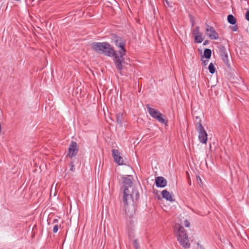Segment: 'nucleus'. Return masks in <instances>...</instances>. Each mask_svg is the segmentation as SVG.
<instances>
[{"mask_svg": "<svg viewBox=\"0 0 249 249\" xmlns=\"http://www.w3.org/2000/svg\"><path fill=\"white\" fill-rule=\"evenodd\" d=\"M110 39L111 43L120 49L118 52L115 51V56L113 58V61L116 68L122 75V71L124 69L125 64H127L124 58L126 53V50L125 48L126 41L122 36L114 34L111 35Z\"/></svg>", "mask_w": 249, "mask_h": 249, "instance_id": "f257e3e1", "label": "nucleus"}, {"mask_svg": "<svg viewBox=\"0 0 249 249\" xmlns=\"http://www.w3.org/2000/svg\"><path fill=\"white\" fill-rule=\"evenodd\" d=\"M92 49L98 54H103L105 56L113 57L115 56V50L107 42H96L91 43Z\"/></svg>", "mask_w": 249, "mask_h": 249, "instance_id": "f03ea898", "label": "nucleus"}, {"mask_svg": "<svg viewBox=\"0 0 249 249\" xmlns=\"http://www.w3.org/2000/svg\"><path fill=\"white\" fill-rule=\"evenodd\" d=\"M175 228L178 230L177 232V239L180 245L184 248H189L190 244L189 243L187 232L183 227L180 224H178L175 226Z\"/></svg>", "mask_w": 249, "mask_h": 249, "instance_id": "7ed1b4c3", "label": "nucleus"}, {"mask_svg": "<svg viewBox=\"0 0 249 249\" xmlns=\"http://www.w3.org/2000/svg\"><path fill=\"white\" fill-rule=\"evenodd\" d=\"M196 128L198 133L199 141L201 143L206 144L208 141V134L201 124V120L199 119L196 124Z\"/></svg>", "mask_w": 249, "mask_h": 249, "instance_id": "20e7f679", "label": "nucleus"}, {"mask_svg": "<svg viewBox=\"0 0 249 249\" xmlns=\"http://www.w3.org/2000/svg\"><path fill=\"white\" fill-rule=\"evenodd\" d=\"M146 108L150 115L153 118L157 119L159 122L167 125L168 120L163 118V115L160 111L155 108H152L149 105H146Z\"/></svg>", "mask_w": 249, "mask_h": 249, "instance_id": "39448f33", "label": "nucleus"}, {"mask_svg": "<svg viewBox=\"0 0 249 249\" xmlns=\"http://www.w3.org/2000/svg\"><path fill=\"white\" fill-rule=\"evenodd\" d=\"M218 49L219 51L220 56L223 62L229 69H231V66L229 60L228 53L226 47L222 45H220L218 46Z\"/></svg>", "mask_w": 249, "mask_h": 249, "instance_id": "423d86ee", "label": "nucleus"}, {"mask_svg": "<svg viewBox=\"0 0 249 249\" xmlns=\"http://www.w3.org/2000/svg\"><path fill=\"white\" fill-rule=\"evenodd\" d=\"M132 176L131 175H127L126 176H123L122 177L123 183V191H124V200H126V197H127V195L126 194V192L127 191H129L128 188L131 187L132 185Z\"/></svg>", "mask_w": 249, "mask_h": 249, "instance_id": "0eeeda50", "label": "nucleus"}, {"mask_svg": "<svg viewBox=\"0 0 249 249\" xmlns=\"http://www.w3.org/2000/svg\"><path fill=\"white\" fill-rule=\"evenodd\" d=\"M205 33L211 39H217L219 36L214 28L208 24H206Z\"/></svg>", "mask_w": 249, "mask_h": 249, "instance_id": "6e6552de", "label": "nucleus"}, {"mask_svg": "<svg viewBox=\"0 0 249 249\" xmlns=\"http://www.w3.org/2000/svg\"><path fill=\"white\" fill-rule=\"evenodd\" d=\"M68 156L71 158L75 156L78 151V146L77 143L74 141H71L68 149Z\"/></svg>", "mask_w": 249, "mask_h": 249, "instance_id": "1a4fd4ad", "label": "nucleus"}, {"mask_svg": "<svg viewBox=\"0 0 249 249\" xmlns=\"http://www.w3.org/2000/svg\"><path fill=\"white\" fill-rule=\"evenodd\" d=\"M112 155L114 160L115 162L118 165H125V163H124V160L122 157L120 156V152L119 150L116 149H113L112 150Z\"/></svg>", "mask_w": 249, "mask_h": 249, "instance_id": "9d476101", "label": "nucleus"}, {"mask_svg": "<svg viewBox=\"0 0 249 249\" xmlns=\"http://www.w3.org/2000/svg\"><path fill=\"white\" fill-rule=\"evenodd\" d=\"M155 183L158 188H164L167 184L166 179L163 177H156Z\"/></svg>", "mask_w": 249, "mask_h": 249, "instance_id": "9b49d317", "label": "nucleus"}, {"mask_svg": "<svg viewBox=\"0 0 249 249\" xmlns=\"http://www.w3.org/2000/svg\"><path fill=\"white\" fill-rule=\"evenodd\" d=\"M126 194L127 195V197H126V200H124V191H123V201L124 202V205L126 207L128 206V203L132 202L133 203H134V201H133V196H132L131 193L129 191H127L126 192Z\"/></svg>", "mask_w": 249, "mask_h": 249, "instance_id": "f8f14e48", "label": "nucleus"}, {"mask_svg": "<svg viewBox=\"0 0 249 249\" xmlns=\"http://www.w3.org/2000/svg\"><path fill=\"white\" fill-rule=\"evenodd\" d=\"M162 197L167 201L173 202L175 200L173 196L167 190H164L161 192Z\"/></svg>", "mask_w": 249, "mask_h": 249, "instance_id": "ddd939ff", "label": "nucleus"}, {"mask_svg": "<svg viewBox=\"0 0 249 249\" xmlns=\"http://www.w3.org/2000/svg\"><path fill=\"white\" fill-rule=\"evenodd\" d=\"M116 122L119 125V126H122L123 124V114L122 113L119 112L116 114Z\"/></svg>", "mask_w": 249, "mask_h": 249, "instance_id": "4468645a", "label": "nucleus"}, {"mask_svg": "<svg viewBox=\"0 0 249 249\" xmlns=\"http://www.w3.org/2000/svg\"><path fill=\"white\" fill-rule=\"evenodd\" d=\"M131 196H133L134 203L136 202L140 197V194L137 190L133 189L131 192Z\"/></svg>", "mask_w": 249, "mask_h": 249, "instance_id": "2eb2a0df", "label": "nucleus"}, {"mask_svg": "<svg viewBox=\"0 0 249 249\" xmlns=\"http://www.w3.org/2000/svg\"><path fill=\"white\" fill-rule=\"evenodd\" d=\"M227 20L228 22L231 25H235L236 23V19L233 15L231 14L228 16Z\"/></svg>", "mask_w": 249, "mask_h": 249, "instance_id": "dca6fc26", "label": "nucleus"}, {"mask_svg": "<svg viewBox=\"0 0 249 249\" xmlns=\"http://www.w3.org/2000/svg\"><path fill=\"white\" fill-rule=\"evenodd\" d=\"M212 56V51L210 49H205L204 51V55L202 57H205L207 59H209Z\"/></svg>", "mask_w": 249, "mask_h": 249, "instance_id": "f3484780", "label": "nucleus"}, {"mask_svg": "<svg viewBox=\"0 0 249 249\" xmlns=\"http://www.w3.org/2000/svg\"><path fill=\"white\" fill-rule=\"evenodd\" d=\"M194 37H195L194 42L195 43H200L204 40V38L202 37V34H201L199 35L196 36Z\"/></svg>", "mask_w": 249, "mask_h": 249, "instance_id": "a211bd4d", "label": "nucleus"}, {"mask_svg": "<svg viewBox=\"0 0 249 249\" xmlns=\"http://www.w3.org/2000/svg\"><path fill=\"white\" fill-rule=\"evenodd\" d=\"M201 34L202 33L200 32V28L199 26H196L192 31V34L194 36L199 35Z\"/></svg>", "mask_w": 249, "mask_h": 249, "instance_id": "6ab92c4d", "label": "nucleus"}, {"mask_svg": "<svg viewBox=\"0 0 249 249\" xmlns=\"http://www.w3.org/2000/svg\"><path fill=\"white\" fill-rule=\"evenodd\" d=\"M209 72L211 74H213L215 72V68L213 63H211L208 67Z\"/></svg>", "mask_w": 249, "mask_h": 249, "instance_id": "aec40b11", "label": "nucleus"}, {"mask_svg": "<svg viewBox=\"0 0 249 249\" xmlns=\"http://www.w3.org/2000/svg\"><path fill=\"white\" fill-rule=\"evenodd\" d=\"M189 17L190 21L191 23V27H193L194 26L195 22L194 17L192 15H189Z\"/></svg>", "mask_w": 249, "mask_h": 249, "instance_id": "412c9836", "label": "nucleus"}, {"mask_svg": "<svg viewBox=\"0 0 249 249\" xmlns=\"http://www.w3.org/2000/svg\"><path fill=\"white\" fill-rule=\"evenodd\" d=\"M164 4L165 6L172 7L173 5L171 2H170L168 0H163Z\"/></svg>", "mask_w": 249, "mask_h": 249, "instance_id": "4be33fe9", "label": "nucleus"}, {"mask_svg": "<svg viewBox=\"0 0 249 249\" xmlns=\"http://www.w3.org/2000/svg\"><path fill=\"white\" fill-rule=\"evenodd\" d=\"M133 246L136 249H140L139 244L137 239L134 240Z\"/></svg>", "mask_w": 249, "mask_h": 249, "instance_id": "5701e85b", "label": "nucleus"}, {"mask_svg": "<svg viewBox=\"0 0 249 249\" xmlns=\"http://www.w3.org/2000/svg\"><path fill=\"white\" fill-rule=\"evenodd\" d=\"M234 26H231V30L233 31V32H236L238 30V26L236 24V23L235 24V25H233Z\"/></svg>", "mask_w": 249, "mask_h": 249, "instance_id": "b1692460", "label": "nucleus"}, {"mask_svg": "<svg viewBox=\"0 0 249 249\" xmlns=\"http://www.w3.org/2000/svg\"><path fill=\"white\" fill-rule=\"evenodd\" d=\"M70 165V170L72 172H73L75 170V167H74L73 162V161L71 162Z\"/></svg>", "mask_w": 249, "mask_h": 249, "instance_id": "393cba45", "label": "nucleus"}, {"mask_svg": "<svg viewBox=\"0 0 249 249\" xmlns=\"http://www.w3.org/2000/svg\"><path fill=\"white\" fill-rule=\"evenodd\" d=\"M59 226L58 225H55L53 228V232L56 233L58 230Z\"/></svg>", "mask_w": 249, "mask_h": 249, "instance_id": "a878e982", "label": "nucleus"}, {"mask_svg": "<svg viewBox=\"0 0 249 249\" xmlns=\"http://www.w3.org/2000/svg\"><path fill=\"white\" fill-rule=\"evenodd\" d=\"M184 225H185V226L186 227H189L190 226V223L189 221L188 220L186 219L184 221Z\"/></svg>", "mask_w": 249, "mask_h": 249, "instance_id": "bb28decb", "label": "nucleus"}, {"mask_svg": "<svg viewBox=\"0 0 249 249\" xmlns=\"http://www.w3.org/2000/svg\"><path fill=\"white\" fill-rule=\"evenodd\" d=\"M245 18L247 20L249 21V10L246 13Z\"/></svg>", "mask_w": 249, "mask_h": 249, "instance_id": "cd10ccee", "label": "nucleus"}, {"mask_svg": "<svg viewBox=\"0 0 249 249\" xmlns=\"http://www.w3.org/2000/svg\"><path fill=\"white\" fill-rule=\"evenodd\" d=\"M202 65L204 66H206L207 64H208V59L207 60H202Z\"/></svg>", "mask_w": 249, "mask_h": 249, "instance_id": "c85d7f7f", "label": "nucleus"}, {"mask_svg": "<svg viewBox=\"0 0 249 249\" xmlns=\"http://www.w3.org/2000/svg\"><path fill=\"white\" fill-rule=\"evenodd\" d=\"M209 41L208 40H205V41H204V42H203V45L204 46H205V45H207L208 44H209Z\"/></svg>", "mask_w": 249, "mask_h": 249, "instance_id": "c756f323", "label": "nucleus"}, {"mask_svg": "<svg viewBox=\"0 0 249 249\" xmlns=\"http://www.w3.org/2000/svg\"><path fill=\"white\" fill-rule=\"evenodd\" d=\"M58 221V219H54L53 220V223L54 224V223H57Z\"/></svg>", "mask_w": 249, "mask_h": 249, "instance_id": "7c9ffc66", "label": "nucleus"}, {"mask_svg": "<svg viewBox=\"0 0 249 249\" xmlns=\"http://www.w3.org/2000/svg\"><path fill=\"white\" fill-rule=\"evenodd\" d=\"M197 180H199L200 181H201V178L199 176L197 177Z\"/></svg>", "mask_w": 249, "mask_h": 249, "instance_id": "2f4dec72", "label": "nucleus"}, {"mask_svg": "<svg viewBox=\"0 0 249 249\" xmlns=\"http://www.w3.org/2000/svg\"><path fill=\"white\" fill-rule=\"evenodd\" d=\"M196 119H199V117H196Z\"/></svg>", "mask_w": 249, "mask_h": 249, "instance_id": "473e14b6", "label": "nucleus"}, {"mask_svg": "<svg viewBox=\"0 0 249 249\" xmlns=\"http://www.w3.org/2000/svg\"><path fill=\"white\" fill-rule=\"evenodd\" d=\"M210 148H211V144H210Z\"/></svg>", "mask_w": 249, "mask_h": 249, "instance_id": "72a5a7b5", "label": "nucleus"}]
</instances>
